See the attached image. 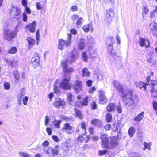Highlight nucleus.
<instances>
[{"instance_id":"nucleus-19","label":"nucleus","mask_w":157,"mask_h":157,"mask_svg":"<svg viewBox=\"0 0 157 157\" xmlns=\"http://www.w3.org/2000/svg\"><path fill=\"white\" fill-rule=\"evenodd\" d=\"M72 18L74 20H76V23L77 25L81 26L82 23L83 21V19L82 17H78L76 15H73L72 16Z\"/></svg>"},{"instance_id":"nucleus-56","label":"nucleus","mask_w":157,"mask_h":157,"mask_svg":"<svg viewBox=\"0 0 157 157\" xmlns=\"http://www.w3.org/2000/svg\"><path fill=\"white\" fill-rule=\"evenodd\" d=\"M68 38L67 40L66 41V42H70V45L71 44V40L72 38L71 35V34H68Z\"/></svg>"},{"instance_id":"nucleus-1","label":"nucleus","mask_w":157,"mask_h":157,"mask_svg":"<svg viewBox=\"0 0 157 157\" xmlns=\"http://www.w3.org/2000/svg\"><path fill=\"white\" fill-rule=\"evenodd\" d=\"M126 91L121 95L124 104L128 107H132L133 105H136L139 101L138 98L132 94V91L130 89H127Z\"/></svg>"},{"instance_id":"nucleus-64","label":"nucleus","mask_w":157,"mask_h":157,"mask_svg":"<svg viewBox=\"0 0 157 157\" xmlns=\"http://www.w3.org/2000/svg\"><path fill=\"white\" fill-rule=\"evenodd\" d=\"M154 36H157V29L151 31Z\"/></svg>"},{"instance_id":"nucleus-52","label":"nucleus","mask_w":157,"mask_h":157,"mask_svg":"<svg viewBox=\"0 0 157 157\" xmlns=\"http://www.w3.org/2000/svg\"><path fill=\"white\" fill-rule=\"evenodd\" d=\"M14 76L16 80H18L19 78V75L18 73V72L17 71H15L14 72Z\"/></svg>"},{"instance_id":"nucleus-42","label":"nucleus","mask_w":157,"mask_h":157,"mask_svg":"<svg viewBox=\"0 0 157 157\" xmlns=\"http://www.w3.org/2000/svg\"><path fill=\"white\" fill-rule=\"evenodd\" d=\"M61 121L60 120L57 121L55 120L54 121L55 126L57 128H59L60 127V124Z\"/></svg>"},{"instance_id":"nucleus-25","label":"nucleus","mask_w":157,"mask_h":157,"mask_svg":"<svg viewBox=\"0 0 157 157\" xmlns=\"http://www.w3.org/2000/svg\"><path fill=\"white\" fill-rule=\"evenodd\" d=\"M139 44L141 46H145L146 47L149 45V41L144 38H141L140 40Z\"/></svg>"},{"instance_id":"nucleus-26","label":"nucleus","mask_w":157,"mask_h":157,"mask_svg":"<svg viewBox=\"0 0 157 157\" xmlns=\"http://www.w3.org/2000/svg\"><path fill=\"white\" fill-rule=\"evenodd\" d=\"M76 59V58L73 55H71V56L67 57V59L64 62H66V64L71 63L74 62Z\"/></svg>"},{"instance_id":"nucleus-54","label":"nucleus","mask_w":157,"mask_h":157,"mask_svg":"<svg viewBox=\"0 0 157 157\" xmlns=\"http://www.w3.org/2000/svg\"><path fill=\"white\" fill-rule=\"evenodd\" d=\"M88 97H86L84 99L82 103V105L86 106L87 105L88 103Z\"/></svg>"},{"instance_id":"nucleus-35","label":"nucleus","mask_w":157,"mask_h":157,"mask_svg":"<svg viewBox=\"0 0 157 157\" xmlns=\"http://www.w3.org/2000/svg\"><path fill=\"white\" fill-rule=\"evenodd\" d=\"M17 49L15 47H13L8 51V52L10 54H14L17 52Z\"/></svg>"},{"instance_id":"nucleus-34","label":"nucleus","mask_w":157,"mask_h":157,"mask_svg":"<svg viewBox=\"0 0 157 157\" xmlns=\"http://www.w3.org/2000/svg\"><path fill=\"white\" fill-rule=\"evenodd\" d=\"M157 24L155 23H151L149 25L150 31L157 29Z\"/></svg>"},{"instance_id":"nucleus-16","label":"nucleus","mask_w":157,"mask_h":157,"mask_svg":"<svg viewBox=\"0 0 157 157\" xmlns=\"http://www.w3.org/2000/svg\"><path fill=\"white\" fill-rule=\"evenodd\" d=\"M20 13V10H11L10 13L11 16L14 18L16 17V18L17 19L19 24L20 22V17L19 15Z\"/></svg>"},{"instance_id":"nucleus-18","label":"nucleus","mask_w":157,"mask_h":157,"mask_svg":"<svg viewBox=\"0 0 157 157\" xmlns=\"http://www.w3.org/2000/svg\"><path fill=\"white\" fill-rule=\"evenodd\" d=\"M114 16V12L112 10H107L106 14V20L110 22L112 20V18Z\"/></svg>"},{"instance_id":"nucleus-43","label":"nucleus","mask_w":157,"mask_h":157,"mask_svg":"<svg viewBox=\"0 0 157 157\" xmlns=\"http://www.w3.org/2000/svg\"><path fill=\"white\" fill-rule=\"evenodd\" d=\"M6 62L8 63H10L13 66H16L18 63L17 60H13L12 61L7 60Z\"/></svg>"},{"instance_id":"nucleus-45","label":"nucleus","mask_w":157,"mask_h":157,"mask_svg":"<svg viewBox=\"0 0 157 157\" xmlns=\"http://www.w3.org/2000/svg\"><path fill=\"white\" fill-rule=\"evenodd\" d=\"M19 155L21 157H30V156L28 154L23 152H19Z\"/></svg>"},{"instance_id":"nucleus-49","label":"nucleus","mask_w":157,"mask_h":157,"mask_svg":"<svg viewBox=\"0 0 157 157\" xmlns=\"http://www.w3.org/2000/svg\"><path fill=\"white\" fill-rule=\"evenodd\" d=\"M91 109L93 110H95L97 108V105L95 102H93L91 105Z\"/></svg>"},{"instance_id":"nucleus-47","label":"nucleus","mask_w":157,"mask_h":157,"mask_svg":"<svg viewBox=\"0 0 157 157\" xmlns=\"http://www.w3.org/2000/svg\"><path fill=\"white\" fill-rule=\"evenodd\" d=\"M117 111L119 113H121L122 111V107L120 103H119L117 107Z\"/></svg>"},{"instance_id":"nucleus-6","label":"nucleus","mask_w":157,"mask_h":157,"mask_svg":"<svg viewBox=\"0 0 157 157\" xmlns=\"http://www.w3.org/2000/svg\"><path fill=\"white\" fill-rule=\"evenodd\" d=\"M67 99L69 104L72 106H79L77 105V103L79 102H77L76 103L75 101V97L70 93H67Z\"/></svg>"},{"instance_id":"nucleus-10","label":"nucleus","mask_w":157,"mask_h":157,"mask_svg":"<svg viewBox=\"0 0 157 157\" xmlns=\"http://www.w3.org/2000/svg\"><path fill=\"white\" fill-rule=\"evenodd\" d=\"M4 36L6 40L10 41L15 38L16 33H13L11 30H8L5 32Z\"/></svg>"},{"instance_id":"nucleus-59","label":"nucleus","mask_w":157,"mask_h":157,"mask_svg":"<svg viewBox=\"0 0 157 157\" xmlns=\"http://www.w3.org/2000/svg\"><path fill=\"white\" fill-rule=\"evenodd\" d=\"M52 137L53 140L56 142H58L59 141L58 137L56 136H52Z\"/></svg>"},{"instance_id":"nucleus-7","label":"nucleus","mask_w":157,"mask_h":157,"mask_svg":"<svg viewBox=\"0 0 157 157\" xmlns=\"http://www.w3.org/2000/svg\"><path fill=\"white\" fill-rule=\"evenodd\" d=\"M62 131L68 134H72L74 132L73 127L69 124L67 123L64 124Z\"/></svg>"},{"instance_id":"nucleus-46","label":"nucleus","mask_w":157,"mask_h":157,"mask_svg":"<svg viewBox=\"0 0 157 157\" xmlns=\"http://www.w3.org/2000/svg\"><path fill=\"white\" fill-rule=\"evenodd\" d=\"M40 34L39 31L38 30L36 33V44L38 45L39 42V38H40Z\"/></svg>"},{"instance_id":"nucleus-31","label":"nucleus","mask_w":157,"mask_h":157,"mask_svg":"<svg viewBox=\"0 0 157 157\" xmlns=\"http://www.w3.org/2000/svg\"><path fill=\"white\" fill-rule=\"evenodd\" d=\"M89 52L90 53V58H93L96 56V53L95 52V50L93 48H89Z\"/></svg>"},{"instance_id":"nucleus-62","label":"nucleus","mask_w":157,"mask_h":157,"mask_svg":"<svg viewBox=\"0 0 157 157\" xmlns=\"http://www.w3.org/2000/svg\"><path fill=\"white\" fill-rule=\"evenodd\" d=\"M46 131L49 135H51L52 134V131L51 128L49 127H47L46 128Z\"/></svg>"},{"instance_id":"nucleus-20","label":"nucleus","mask_w":157,"mask_h":157,"mask_svg":"<svg viewBox=\"0 0 157 157\" xmlns=\"http://www.w3.org/2000/svg\"><path fill=\"white\" fill-rule=\"evenodd\" d=\"M66 63L65 62H63L62 63V67L64 69L65 71L67 73H69L73 71V69L72 67H68Z\"/></svg>"},{"instance_id":"nucleus-12","label":"nucleus","mask_w":157,"mask_h":157,"mask_svg":"<svg viewBox=\"0 0 157 157\" xmlns=\"http://www.w3.org/2000/svg\"><path fill=\"white\" fill-rule=\"evenodd\" d=\"M70 45V42H66L65 40L60 39L59 40L58 48L60 50H62L65 47H68Z\"/></svg>"},{"instance_id":"nucleus-60","label":"nucleus","mask_w":157,"mask_h":157,"mask_svg":"<svg viewBox=\"0 0 157 157\" xmlns=\"http://www.w3.org/2000/svg\"><path fill=\"white\" fill-rule=\"evenodd\" d=\"M107 152L106 150H104L99 151L100 155H105Z\"/></svg>"},{"instance_id":"nucleus-27","label":"nucleus","mask_w":157,"mask_h":157,"mask_svg":"<svg viewBox=\"0 0 157 157\" xmlns=\"http://www.w3.org/2000/svg\"><path fill=\"white\" fill-rule=\"evenodd\" d=\"M25 95L24 91L21 90V93L17 96V99L19 105L21 104V98Z\"/></svg>"},{"instance_id":"nucleus-40","label":"nucleus","mask_w":157,"mask_h":157,"mask_svg":"<svg viewBox=\"0 0 157 157\" xmlns=\"http://www.w3.org/2000/svg\"><path fill=\"white\" fill-rule=\"evenodd\" d=\"M146 85H150L151 84V83L153 82V81L150 80V76H147L146 78Z\"/></svg>"},{"instance_id":"nucleus-2","label":"nucleus","mask_w":157,"mask_h":157,"mask_svg":"<svg viewBox=\"0 0 157 157\" xmlns=\"http://www.w3.org/2000/svg\"><path fill=\"white\" fill-rule=\"evenodd\" d=\"M101 138L102 140V145L104 148L111 149L116 148L117 146V141L113 138H108L106 134H102Z\"/></svg>"},{"instance_id":"nucleus-58","label":"nucleus","mask_w":157,"mask_h":157,"mask_svg":"<svg viewBox=\"0 0 157 157\" xmlns=\"http://www.w3.org/2000/svg\"><path fill=\"white\" fill-rule=\"evenodd\" d=\"M49 144V142L47 140L44 141L42 143V145L44 146L45 147H46L48 146Z\"/></svg>"},{"instance_id":"nucleus-5","label":"nucleus","mask_w":157,"mask_h":157,"mask_svg":"<svg viewBox=\"0 0 157 157\" xmlns=\"http://www.w3.org/2000/svg\"><path fill=\"white\" fill-rule=\"evenodd\" d=\"M114 42V39L112 36L108 37L106 39V44L108 46V52L110 54H112V46Z\"/></svg>"},{"instance_id":"nucleus-61","label":"nucleus","mask_w":157,"mask_h":157,"mask_svg":"<svg viewBox=\"0 0 157 157\" xmlns=\"http://www.w3.org/2000/svg\"><path fill=\"white\" fill-rule=\"evenodd\" d=\"M49 101H51L52 99L54 97V94L53 93H50L48 95Z\"/></svg>"},{"instance_id":"nucleus-57","label":"nucleus","mask_w":157,"mask_h":157,"mask_svg":"<svg viewBox=\"0 0 157 157\" xmlns=\"http://www.w3.org/2000/svg\"><path fill=\"white\" fill-rule=\"evenodd\" d=\"M96 88L95 87H93L89 89V93H93L96 90Z\"/></svg>"},{"instance_id":"nucleus-38","label":"nucleus","mask_w":157,"mask_h":157,"mask_svg":"<svg viewBox=\"0 0 157 157\" xmlns=\"http://www.w3.org/2000/svg\"><path fill=\"white\" fill-rule=\"evenodd\" d=\"M129 157H141L140 155L137 153L132 152L131 153L129 154Z\"/></svg>"},{"instance_id":"nucleus-30","label":"nucleus","mask_w":157,"mask_h":157,"mask_svg":"<svg viewBox=\"0 0 157 157\" xmlns=\"http://www.w3.org/2000/svg\"><path fill=\"white\" fill-rule=\"evenodd\" d=\"M115 108V105L114 103H111L107 106L106 109L108 111L110 112L114 110Z\"/></svg>"},{"instance_id":"nucleus-9","label":"nucleus","mask_w":157,"mask_h":157,"mask_svg":"<svg viewBox=\"0 0 157 157\" xmlns=\"http://www.w3.org/2000/svg\"><path fill=\"white\" fill-rule=\"evenodd\" d=\"M151 89L150 90L151 93V95L154 97L157 96V81H153L151 85Z\"/></svg>"},{"instance_id":"nucleus-51","label":"nucleus","mask_w":157,"mask_h":157,"mask_svg":"<svg viewBox=\"0 0 157 157\" xmlns=\"http://www.w3.org/2000/svg\"><path fill=\"white\" fill-rule=\"evenodd\" d=\"M85 126H86L85 124L84 123H82L81 128H82V129L83 132V133H82V135H84V134H85V133L86 132Z\"/></svg>"},{"instance_id":"nucleus-15","label":"nucleus","mask_w":157,"mask_h":157,"mask_svg":"<svg viewBox=\"0 0 157 157\" xmlns=\"http://www.w3.org/2000/svg\"><path fill=\"white\" fill-rule=\"evenodd\" d=\"M54 105L55 106L57 107H59L60 106H64L66 105V103L63 100L59 98H56L55 99Z\"/></svg>"},{"instance_id":"nucleus-33","label":"nucleus","mask_w":157,"mask_h":157,"mask_svg":"<svg viewBox=\"0 0 157 157\" xmlns=\"http://www.w3.org/2000/svg\"><path fill=\"white\" fill-rule=\"evenodd\" d=\"M128 134L130 137H132L135 133V129L133 127L130 128L128 131Z\"/></svg>"},{"instance_id":"nucleus-37","label":"nucleus","mask_w":157,"mask_h":157,"mask_svg":"<svg viewBox=\"0 0 157 157\" xmlns=\"http://www.w3.org/2000/svg\"><path fill=\"white\" fill-rule=\"evenodd\" d=\"M75 111L76 117L80 119L82 118V115L80 112L76 109H75Z\"/></svg>"},{"instance_id":"nucleus-3","label":"nucleus","mask_w":157,"mask_h":157,"mask_svg":"<svg viewBox=\"0 0 157 157\" xmlns=\"http://www.w3.org/2000/svg\"><path fill=\"white\" fill-rule=\"evenodd\" d=\"M70 81V78L64 77L59 84V87L64 90L70 89L71 87V84L69 82Z\"/></svg>"},{"instance_id":"nucleus-48","label":"nucleus","mask_w":157,"mask_h":157,"mask_svg":"<svg viewBox=\"0 0 157 157\" xmlns=\"http://www.w3.org/2000/svg\"><path fill=\"white\" fill-rule=\"evenodd\" d=\"M50 119L48 116H46L45 118V124L46 126H47L49 124Z\"/></svg>"},{"instance_id":"nucleus-50","label":"nucleus","mask_w":157,"mask_h":157,"mask_svg":"<svg viewBox=\"0 0 157 157\" xmlns=\"http://www.w3.org/2000/svg\"><path fill=\"white\" fill-rule=\"evenodd\" d=\"M28 99V98L27 96L25 97L23 99V102L24 105H27Z\"/></svg>"},{"instance_id":"nucleus-41","label":"nucleus","mask_w":157,"mask_h":157,"mask_svg":"<svg viewBox=\"0 0 157 157\" xmlns=\"http://www.w3.org/2000/svg\"><path fill=\"white\" fill-rule=\"evenodd\" d=\"M3 85L5 89L8 90L10 89V85L9 83L7 82H5L3 84Z\"/></svg>"},{"instance_id":"nucleus-14","label":"nucleus","mask_w":157,"mask_h":157,"mask_svg":"<svg viewBox=\"0 0 157 157\" xmlns=\"http://www.w3.org/2000/svg\"><path fill=\"white\" fill-rule=\"evenodd\" d=\"M40 56L37 53L35 54L33 56L31 59V62L35 67L39 66V65Z\"/></svg>"},{"instance_id":"nucleus-24","label":"nucleus","mask_w":157,"mask_h":157,"mask_svg":"<svg viewBox=\"0 0 157 157\" xmlns=\"http://www.w3.org/2000/svg\"><path fill=\"white\" fill-rule=\"evenodd\" d=\"M91 124L98 127H101L102 124V122L99 120L94 119L91 121Z\"/></svg>"},{"instance_id":"nucleus-8","label":"nucleus","mask_w":157,"mask_h":157,"mask_svg":"<svg viewBox=\"0 0 157 157\" xmlns=\"http://www.w3.org/2000/svg\"><path fill=\"white\" fill-rule=\"evenodd\" d=\"M113 83L116 90L121 93V95L122 94H123L124 93H125L127 92L126 89L124 90L122 86L121 85L119 82L114 80L113 81Z\"/></svg>"},{"instance_id":"nucleus-29","label":"nucleus","mask_w":157,"mask_h":157,"mask_svg":"<svg viewBox=\"0 0 157 157\" xmlns=\"http://www.w3.org/2000/svg\"><path fill=\"white\" fill-rule=\"evenodd\" d=\"M144 147L143 148V150H145L146 149H148L150 151L151 150V146L152 145V143L151 142L147 143L144 142L143 143Z\"/></svg>"},{"instance_id":"nucleus-11","label":"nucleus","mask_w":157,"mask_h":157,"mask_svg":"<svg viewBox=\"0 0 157 157\" xmlns=\"http://www.w3.org/2000/svg\"><path fill=\"white\" fill-rule=\"evenodd\" d=\"M99 93V103L101 104H104L107 102V99L105 96V92L103 90H100Z\"/></svg>"},{"instance_id":"nucleus-44","label":"nucleus","mask_w":157,"mask_h":157,"mask_svg":"<svg viewBox=\"0 0 157 157\" xmlns=\"http://www.w3.org/2000/svg\"><path fill=\"white\" fill-rule=\"evenodd\" d=\"M94 75H97V78L100 80L101 79L103 78V75L101 72H99L98 73H95Z\"/></svg>"},{"instance_id":"nucleus-39","label":"nucleus","mask_w":157,"mask_h":157,"mask_svg":"<svg viewBox=\"0 0 157 157\" xmlns=\"http://www.w3.org/2000/svg\"><path fill=\"white\" fill-rule=\"evenodd\" d=\"M88 76V71L87 68H84L82 70V76Z\"/></svg>"},{"instance_id":"nucleus-22","label":"nucleus","mask_w":157,"mask_h":157,"mask_svg":"<svg viewBox=\"0 0 157 157\" xmlns=\"http://www.w3.org/2000/svg\"><path fill=\"white\" fill-rule=\"evenodd\" d=\"M134 85L135 86L138 88L141 89L143 88L144 90H146V85L145 83L142 82H137L135 81L134 82Z\"/></svg>"},{"instance_id":"nucleus-55","label":"nucleus","mask_w":157,"mask_h":157,"mask_svg":"<svg viewBox=\"0 0 157 157\" xmlns=\"http://www.w3.org/2000/svg\"><path fill=\"white\" fill-rule=\"evenodd\" d=\"M82 29L85 32H87L88 31V24L84 25L82 27Z\"/></svg>"},{"instance_id":"nucleus-32","label":"nucleus","mask_w":157,"mask_h":157,"mask_svg":"<svg viewBox=\"0 0 157 157\" xmlns=\"http://www.w3.org/2000/svg\"><path fill=\"white\" fill-rule=\"evenodd\" d=\"M154 54H152V55L151 54H149L146 56V58L147 59V61L148 63H152L153 60V56Z\"/></svg>"},{"instance_id":"nucleus-21","label":"nucleus","mask_w":157,"mask_h":157,"mask_svg":"<svg viewBox=\"0 0 157 157\" xmlns=\"http://www.w3.org/2000/svg\"><path fill=\"white\" fill-rule=\"evenodd\" d=\"M36 25V23L35 21H33L32 23L29 24L27 25L26 28L28 29L31 32H34L35 30Z\"/></svg>"},{"instance_id":"nucleus-63","label":"nucleus","mask_w":157,"mask_h":157,"mask_svg":"<svg viewBox=\"0 0 157 157\" xmlns=\"http://www.w3.org/2000/svg\"><path fill=\"white\" fill-rule=\"evenodd\" d=\"M155 10H152L150 12V16L151 18L153 17L156 14Z\"/></svg>"},{"instance_id":"nucleus-4","label":"nucleus","mask_w":157,"mask_h":157,"mask_svg":"<svg viewBox=\"0 0 157 157\" xmlns=\"http://www.w3.org/2000/svg\"><path fill=\"white\" fill-rule=\"evenodd\" d=\"M59 149L58 146L56 145L54 148L48 147L47 148L44 147L43 150L44 153L48 155H49L51 154H52L53 155H57L58 154Z\"/></svg>"},{"instance_id":"nucleus-23","label":"nucleus","mask_w":157,"mask_h":157,"mask_svg":"<svg viewBox=\"0 0 157 157\" xmlns=\"http://www.w3.org/2000/svg\"><path fill=\"white\" fill-rule=\"evenodd\" d=\"M144 112H142L140 113L137 115V116L134 118V120L136 122H140L144 118Z\"/></svg>"},{"instance_id":"nucleus-53","label":"nucleus","mask_w":157,"mask_h":157,"mask_svg":"<svg viewBox=\"0 0 157 157\" xmlns=\"http://www.w3.org/2000/svg\"><path fill=\"white\" fill-rule=\"evenodd\" d=\"M82 57L83 60L84 61H87V55L86 54L83 52L82 53Z\"/></svg>"},{"instance_id":"nucleus-13","label":"nucleus","mask_w":157,"mask_h":157,"mask_svg":"<svg viewBox=\"0 0 157 157\" xmlns=\"http://www.w3.org/2000/svg\"><path fill=\"white\" fill-rule=\"evenodd\" d=\"M74 88L75 92L78 93L82 90V83L81 81L77 80L75 82Z\"/></svg>"},{"instance_id":"nucleus-36","label":"nucleus","mask_w":157,"mask_h":157,"mask_svg":"<svg viewBox=\"0 0 157 157\" xmlns=\"http://www.w3.org/2000/svg\"><path fill=\"white\" fill-rule=\"evenodd\" d=\"M112 119V115L109 113L106 114V120L107 122H110Z\"/></svg>"},{"instance_id":"nucleus-28","label":"nucleus","mask_w":157,"mask_h":157,"mask_svg":"<svg viewBox=\"0 0 157 157\" xmlns=\"http://www.w3.org/2000/svg\"><path fill=\"white\" fill-rule=\"evenodd\" d=\"M85 46V41L83 39H81L78 43V47L80 50L83 49Z\"/></svg>"},{"instance_id":"nucleus-17","label":"nucleus","mask_w":157,"mask_h":157,"mask_svg":"<svg viewBox=\"0 0 157 157\" xmlns=\"http://www.w3.org/2000/svg\"><path fill=\"white\" fill-rule=\"evenodd\" d=\"M26 40L28 44V49H30L31 47L34 45L36 43V40L33 38L31 37H27Z\"/></svg>"}]
</instances>
